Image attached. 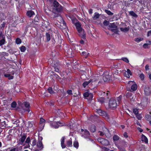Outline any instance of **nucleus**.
Segmentation results:
<instances>
[{"label": "nucleus", "mask_w": 151, "mask_h": 151, "mask_svg": "<svg viewBox=\"0 0 151 151\" xmlns=\"http://www.w3.org/2000/svg\"><path fill=\"white\" fill-rule=\"evenodd\" d=\"M68 18L71 19L72 22L75 24L79 35L82 38H85L86 37V34L84 29L81 27L80 23L77 22L76 19L74 17L70 15L68 16Z\"/></svg>", "instance_id": "obj_1"}, {"label": "nucleus", "mask_w": 151, "mask_h": 151, "mask_svg": "<svg viewBox=\"0 0 151 151\" xmlns=\"http://www.w3.org/2000/svg\"><path fill=\"white\" fill-rule=\"evenodd\" d=\"M30 107L29 104L28 102L21 103L19 104V106L17 108L16 110L22 113L26 111L29 112L30 111Z\"/></svg>", "instance_id": "obj_2"}, {"label": "nucleus", "mask_w": 151, "mask_h": 151, "mask_svg": "<svg viewBox=\"0 0 151 151\" xmlns=\"http://www.w3.org/2000/svg\"><path fill=\"white\" fill-rule=\"evenodd\" d=\"M49 1L50 4L54 7L53 11L55 13H56V12H60L62 11L63 7L56 0H49Z\"/></svg>", "instance_id": "obj_3"}, {"label": "nucleus", "mask_w": 151, "mask_h": 151, "mask_svg": "<svg viewBox=\"0 0 151 151\" xmlns=\"http://www.w3.org/2000/svg\"><path fill=\"white\" fill-rule=\"evenodd\" d=\"M14 74V71H12L10 72H6L5 71L4 72V77L8 78L9 80H12L14 78L13 75Z\"/></svg>", "instance_id": "obj_4"}, {"label": "nucleus", "mask_w": 151, "mask_h": 151, "mask_svg": "<svg viewBox=\"0 0 151 151\" xmlns=\"http://www.w3.org/2000/svg\"><path fill=\"white\" fill-rule=\"evenodd\" d=\"M117 106V104L116 100L114 99H111L109 101V106L110 108L112 109H114L116 108Z\"/></svg>", "instance_id": "obj_5"}, {"label": "nucleus", "mask_w": 151, "mask_h": 151, "mask_svg": "<svg viewBox=\"0 0 151 151\" xmlns=\"http://www.w3.org/2000/svg\"><path fill=\"white\" fill-rule=\"evenodd\" d=\"M115 144L116 146L117 147L118 149L121 151H126L124 147L127 146V142L123 141L122 142V143L121 145L116 143Z\"/></svg>", "instance_id": "obj_6"}, {"label": "nucleus", "mask_w": 151, "mask_h": 151, "mask_svg": "<svg viewBox=\"0 0 151 151\" xmlns=\"http://www.w3.org/2000/svg\"><path fill=\"white\" fill-rule=\"evenodd\" d=\"M81 131L82 137L85 138H88L89 137L90 133L87 130L81 129Z\"/></svg>", "instance_id": "obj_7"}, {"label": "nucleus", "mask_w": 151, "mask_h": 151, "mask_svg": "<svg viewBox=\"0 0 151 151\" xmlns=\"http://www.w3.org/2000/svg\"><path fill=\"white\" fill-rule=\"evenodd\" d=\"M50 125L52 127L56 129L58 128L59 125L62 126L63 124L60 122H53Z\"/></svg>", "instance_id": "obj_8"}, {"label": "nucleus", "mask_w": 151, "mask_h": 151, "mask_svg": "<svg viewBox=\"0 0 151 151\" xmlns=\"http://www.w3.org/2000/svg\"><path fill=\"white\" fill-rule=\"evenodd\" d=\"M83 96L85 98H87L89 101L91 100L93 97V94L89 91L85 92L83 94Z\"/></svg>", "instance_id": "obj_9"}, {"label": "nucleus", "mask_w": 151, "mask_h": 151, "mask_svg": "<svg viewBox=\"0 0 151 151\" xmlns=\"http://www.w3.org/2000/svg\"><path fill=\"white\" fill-rule=\"evenodd\" d=\"M42 137L38 136V142L37 144V146L40 150H42L43 148V146L42 142Z\"/></svg>", "instance_id": "obj_10"}, {"label": "nucleus", "mask_w": 151, "mask_h": 151, "mask_svg": "<svg viewBox=\"0 0 151 151\" xmlns=\"http://www.w3.org/2000/svg\"><path fill=\"white\" fill-rule=\"evenodd\" d=\"M98 141L101 144L105 145H107L109 143L108 140L102 138H99L98 139Z\"/></svg>", "instance_id": "obj_11"}, {"label": "nucleus", "mask_w": 151, "mask_h": 151, "mask_svg": "<svg viewBox=\"0 0 151 151\" xmlns=\"http://www.w3.org/2000/svg\"><path fill=\"white\" fill-rule=\"evenodd\" d=\"M128 84L130 85H132L131 87V89L133 91H135L137 89V85L135 84L134 81H129Z\"/></svg>", "instance_id": "obj_12"}, {"label": "nucleus", "mask_w": 151, "mask_h": 151, "mask_svg": "<svg viewBox=\"0 0 151 151\" xmlns=\"http://www.w3.org/2000/svg\"><path fill=\"white\" fill-rule=\"evenodd\" d=\"M144 89L145 94L146 95L148 96L151 93V90L148 86H145Z\"/></svg>", "instance_id": "obj_13"}, {"label": "nucleus", "mask_w": 151, "mask_h": 151, "mask_svg": "<svg viewBox=\"0 0 151 151\" xmlns=\"http://www.w3.org/2000/svg\"><path fill=\"white\" fill-rule=\"evenodd\" d=\"M26 138V137L25 135L22 136L20 138L17 142L18 144L19 145H23Z\"/></svg>", "instance_id": "obj_14"}, {"label": "nucleus", "mask_w": 151, "mask_h": 151, "mask_svg": "<svg viewBox=\"0 0 151 151\" xmlns=\"http://www.w3.org/2000/svg\"><path fill=\"white\" fill-rule=\"evenodd\" d=\"M97 79V78H96L94 80L92 79L89 80L88 81H85L83 84V86L84 88H85L89 83H92Z\"/></svg>", "instance_id": "obj_15"}, {"label": "nucleus", "mask_w": 151, "mask_h": 151, "mask_svg": "<svg viewBox=\"0 0 151 151\" xmlns=\"http://www.w3.org/2000/svg\"><path fill=\"white\" fill-rule=\"evenodd\" d=\"M109 27V28L114 29H112L111 31L114 32H116V26L114 23H110Z\"/></svg>", "instance_id": "obj_16"}, {"label": "nucleus", "mask_w": 151, "mask_h": 151, "mask_svg": "<svg viewBox=\"0 0 151 151\" xmlns=\"http://www.w3.org/2000/svg\"><path fill=\"white\" fill-rule=\"evenodd\" d=\"M147 104V102L146 101H143L142 100L141 103H138L137 105L138 106V107L140 106L141 108H143L145 107Z\"/></svg>", "instance_id": "obj_17"}, {"label": "nucleus", "mask_w": 151, "mask_h": 151, "mask_svg": "<svg viewBox=\"0 0 151 151\" xmlns=\"http://www.w3.org/2000/svg\"><path fill=\"white\" fill-rule=\"evenodd\" d=\"M5 41L4 37L0 35V46L4 44Z\"/></svg>", "instance_id": "obj_18"}, {"label": "nucleus", "mask_w": 151, "mask_h": 151, "mask_svg": "<svg viewBox=\"0 0 151 151\" xmlns=\"http://www.w3.org/2000/svg\"><path fill=\"white\" fill-rule=\"evenodd\" d=\"M27 15L29 17H31L32 16L35 15L34 12L32 10H29L27 12Z\"/></svg>", "instance_id": "obj_19"}, {"label": "nucleus", "mask_w": 151, "mask_h": 151, "mask_svg": "<svg viewBox=\"0 0 151 151\" xmlns=\"http://www.w3.org/2000/svg\"><path fill=\"white\" fill-rule=\"evenodd\" d=\"M132 75V73L130 70L128 69H127V71H126V72L124 73V75L126 77L128 78H129V75Z\"/></svg>", "instance_id": "obj_20"}, {"label": "nucleus", "mask_w": 151, "mask_h": 151, "mask_svg": "<svg viewBox=\"0 0 151 151\" xmlns=\"http://www.w3.org/2000/svg\"><path fill=\"white\" fill-rule=\"evenodd\" d=\"M61 145L62 148L63 149L65 147V145L64 144L65 137H62L61 139Z\"/></svg>", "instance_id": "obj_21"}, {"label": "nucleus", "mask_w": 151, "mask_h": 151, "mask_svg": "<svg viewBox=\"0 0 151 151\" xmlns=\"http://www.w3.org/2000/svg\"><path fill=\"white\" fill-rule=\"evenodd\" d=\"M111 79V76L109 75H105L103 77V79L105 81H107Z\"/></svg>", "instance_id": "obj_22"}, {"label": "nucleus", "mask_w": 151, "mask_h": 151, "mask_svg": "<svg viewBox=\"0 0 151 151\" xmlns=\"http://www.w3.org/2000/svg\"><path fill=\"white\" fill-rule=\"evenodd\" d=\"M60 65L58 60H55L52 61L51 66H58Z\"/></svg>", "instance_id": "obj_23"}, {"label": "nucleus", "mask_w": 151, "mask_h": 151, "mask_svg": "<svg viewBox=\"0 0 151 151\" xmlns=\"http://www.w3.org/2000/svg\"><path fill=\"white\" fill-rule=\"evenodd\" d=\"M104 132H103L101 131H99V133L100 135L102 136L104 135V134H107L108 132V130L106 128H104Z\"/></svg>", "instance_id": "obj_24"}, {"label": "nucleus", "mask_w": 151, "mask_h": 151, "mask_svg": "<svg viewBox=\"0 0 151 151\" xmlns=\"http://www.w3.org/2000/svg\"><path fill=\"white\" fill-rule=\"evenodd\" d=\"M141 139L142 141L146 143H148V141L147 138L143 134L142 135Z\"/></svg>", "instance_id": "obj_25"}, {"label": "nucleus", "mask_w": 151, "mask_h": 151, "mask_svg": "<svg viewBox=\"0 0 151 151\" xmlns=\"http://www.w3.org/2000/svg\"><path fill=\"white\" fill-rule=\"evenodd\" d=\"M129 12L131 16L134 17L136 18L138 17L137 15L136 14V13L133 11H130Z\"/></svg>", "instance_id": "obj_26"}, {"label": "nucleus", "mask_w": 151, "mask_h": 151, "mask_svg": "<svg viewBox=\"0 0 151 151\" xmlns=\"http://www.w3.org/2000/svg\"><path fill=\"white\" fill-rule=\"evenodd\" d=\"M28 124V127L31 129H34L33 123L32 122H28L27 123Z\"/></svg>", "instance_id": "obj_27"}, {"label": "nucleus", "mask_w": 151, "mask_h": 151, "mask_svg": "<svg viewBox=\"0 0 151 151\" xmlns=\"http://www.w3.org/2000/svg\"><path fill=\"white\" fill-rule=\"evenodd\" d=\"M72 145V139L70 138L67 142V146L68 147H71Z\"/></svg>", "instance_id": "obj_28"}, {"label": "nucleus", "mask_w": 151, "mask_h": 151, "mask_svg": "<svg viewBox=\"0 0 151 151\" xmlns=\"http://www.w3.org/2000/svg\"><path fill=\"white\" fill-rule=\"evenodd\" d=\"M121 30L124 32H126L128 31L129 30V27H125V28H121Z\"/></svg>", "instance_id": "obj_29"}, {"label": "nucleus", "mask_w": 151, "mask_h": 151, "mask_svg": "<svg viewBox=\"0 0 151 151\" xmlns=\"http://www.w3.org/2000/svg\"><path fill=\"white\" fill-rule=\"evenodd\" d=\"M90 130L91 131L93 132H95L96 130L95 126L94 125L91 126L90 127Z\"/></svg>", "instance_id": "obj_30"}, {"label": "nucleus", "mask_w": 151, "mask_h": 151, "mask_svg": "<svg viewBox=\"0 0 151 151\" xmlns=\"http://www.w3.org/2000/svg\"><path fill=\"white\" fill-rule=\"evenodd\" d=\"M143 40V38L142 37H137L136 38L134 39L135 41L137 42H140L142 41Z\"/></svg>", "instance_id": "obj_31"}, {"label": "nucleus", "mask_w": 151, "mask_h": 151, "mask_svg": "<svg viewBox=\"0 0 151 151\" xmlns=\"http://www.w3.org/2000/svg\"><path fill=\"white\" fill-rule=\"evenodd\" d=\"M145 118L148 121L151 120V116L149 114H146L145 116Z\"/></svg>", "instance_id": "obj_32"}, {"label": "nucleus", "mask_w": 151, "mask_h": 151, "mask_svg": "<svg viewBox=\"0 0 151 151\" xmlns=\"http://www.w3.org/2000/svg\"><path fill=\"white\" fill-rule=\"evenodd\" d=\"M100 115L104 117H106L107 116V114L105 111H102L101 113L100 114Z\"/></svg>", "instance_id": "obj_33"}, {"label": "nucleus", "mask_w": 151, "mask_h": 151, "mask_svg": "<svg viewBox=\"0 0 151 151\" xmlns=\"http://www.w3.org/2000/svg\"><path fill=\"white\" fill-rule=\"evenodd\" d=\"M46 41L47 42L49 41L50 39V35L48 33H46Z\"/></svg>", "instance_id": "obj_34"}, {"label": "nucleus", "mask_w": 151, "mask_h": 151, "mask_svg": "<svg viewBox=\"0 0 151 151\" xmlns=\"http://www.w3.org/2000/svg\"><path fill=\"white\" fill-rule=\"evenodd\" d=\"M99 15L98 13H95L94 15L93 18L94 19H95L98 18L99 17Z\"/></svg>", "instance_id": "obj_35"}, {"label": "nucleus", "mask_w": 151, "mask_h": 151, "mask_svg": "<svg viewBox=\"0 0 151 151\" xmlns=\"http://www.w3.org/2000/svg\"><path fill=\"white\" fill-rule=\"evenodd\" d=\"M104 97H100L98 99V101L101 103L104 102Z\"/></svg>", "instance_id": "obj_36"}, {"label": "nucleus", "mask_w": 151, "mask_h": 151, "mask_svg": "<svg viewBox=\"0 0 151 151\" xmlns=\"http://www.w3.org/2000/svg\"><path fill=\"white\" fill-rule=\"evenodd\" d=\"M119 137L117 135H115L113 137V139L114 141H117L119 139Z\"/></svg>", "instance_id": "obj_37"}, {"label": "nucleus", "mask_w": 151, "mask_h": 151, "mask_svg": "<svg viewBox=\"0 0 151 151\" xmlns=\"http://www.w3.org/2000/svg\"><path fill=\"white\" fill-rule=\"evenodd\" d=\"M132 96V93L131 92H127L126 94V97L127 98H130Z\"/></svg>", "instance_id": "obj_38"}, {"label": "nucleus", "mask_w": 151, "mask_h": 151, "mask_svg": "<svg viewBox=\"0 0 151 151\" xmlns=\"http://www.w3.org/2000/svg\"><path fill=\"white\" fill-rule=\"evenodd\" d=\"M105 11L109 15H112L113 14L109 10L106 9L105 10Z\"/></svg>", "instance_id": "obj_39"}, {"label": "nucleus", "mask_w": 151, "mask_h": 151, "mask_svg": "<svg viewBox=\"0 0 151 151\" xmlns=\"http://www.w3.org/2000/svg\"><path fill=\"white\" fill-rule=\"evenodd\" d=\"M17 104L15 102H13L11 104L12 107L13 108H15L17 106Z\"/></svg>", "instance_id": "obj_40"}, {"label": "nucleus", "mask_w": 151, "mask_h": 151, "mask_svg": "<svg viewBox=\"0 0 151 151\" xmlns=\"http://www.w3.org/2000/svg\"><path fill=\"white\" fill-rule=\"evenodd\" d=\"M45 121V120L44 119L42 118H41L40 122V125L41 126H42L43 127L44 126V125H43V123Z\"/></svg>", "instance_id": "obj_41"}, {"label": "nucleus", "mask_w": 151, "mask_h": 151, "mask_svg": "<svg viewBox=\"0 0 151 151\" xmlns=\"http://www.w3.org/2000/svg\"><path fill=\"white\" fill-rule=\"evenodd\" d=\"M48 90L49 93L51 94H53L55 93V92L52 91L51 87H49L48 88Z\"/></svg>", "instance_id": "obj_42"}, {"label": "nucleus", "mask_w": 151, "mask_h": 151, "mask_svg": "<svg viewBox=\"0 0 151 151\" xmlns=\"http://www.w3.org/2000/svg\"><path fill=\"white\" fill-rule=\"evenodd\" d=\"M73 146L76 148H78V143L77 141H75L73 142Z\"/></svg>", "instance_id": "obj_43"}, {"label": "nucleus", "mask_w": 151, "mask_h": 151, "mask_svg": "<svg viewBox=\"0 0 151 151\" xmlns=\"http://www.w3.org/2000/svg\"><path fill=\"white\" fill-rule=\"evenodd\" d=\"M109 22L106 20H105L103 23L104 25L105 26H109Z\"/></svg>", "instance_id": "obj_44"}, {"label": "nucleus", "mask_w": 151, "mask_h": 151, "mask_svg": "<svg viewBox=\"0 0 151 151\" xmlns=\"http://www.w3.org/2000/svg\"><path fill=\"white\" fill-rule=\"evenodd\" d=\"M21 40L20 38H17L16 39V42L17 44H20V43H21Z\"/></svg>", "instance_id": "obj_45"}, {"label": "nucleus", "mask_w": 151, "mask_h": 151, "mask_svg": "<svg viewBox=\"0 0 151 151\" xmlns=\"http://www.w3.org/2000/svg\"><path fill=\"white\" fill-rule=\"evenodd\" d=\"M121 60L127 63H128L129 62L128 59L127 58H122Z\"/></svg>", "instance_id": "obj_46"}, {"label": "nucleus", "mask_w": 151, "mask_h": 151, "mask_svg": "<svg viewBox=\"0 0 151 151\" xmlns=\"http://www.w3.org/2000/svg\"><path fill=\"white\" fill-rule=\"evenodd\" d=\"M137 118L139 120H140L142 118V116L141 114H137L136 115Z\"/></svg>", "instance_id": "obj_47"}, {"label": "nucleus", "mask_w": 151, "mask_h": 151, "mask_svg": "<svg viewBox=\"0 0 151 151\" xmlns=\"http://www.w3.org/2000/svg\"><path fill=\"white\" fill-rule=\"evenodd\" d=\"M26 48L24 46H22L20 48V50L22 52H24L26 50Z\"/></svg>", "instance_id": "obj_48"}, {"label": "nucleus", "mask_w": 151, "mask_h": 151, "mask_svg": "<svg viewBox=\"0 0 151 151\" xmlns=\"http://www.w3.org/2000/svg\"><path fill=\"white\" fill-rule=\"evenodd\" d=\"M139 77L141 80H143L145 78V75L143 73H141L139 75Z\"/></svg>", "instance_id": "obj_49"}, {"label": "nucleus", "mask_w": 151, "mask_h": 151, "mask_svg": "<svg viewBox=\"0 0 151 151\" xmlns=\"http://www.w3.org/2000/svg\"><path fill=\"white\" fill-rule=\"evenodd\" d=\"M133 112L136 115L138 114V109H133Z\"/></svg>", "instance_id": "obj_50"}, {"label": "nucleus", "mask_w": 151, "mask_h": 151, "mask_svg": "<svg viewBox=\"0 0 151 151\" xmlns=\"http://www.w3.org/2000/svg\"><path fill=\"white\" fill-rule=\"evenodd\" d=\"M30 141V139L29 137H28L25 141V142L27 143H29Z\"/></svg>", "instance_id": "obj_51"}, {"label": "nucleus", "mask_w": 151, "mask_h": 151, "mask_svg": "<svg viewBox=\"0 0 151 151\" xmlns=\"http://www.w3.org/2000/svg\"><path fill=\"white\" fill-rule=\"evenodd\" d=\"M36 143H37V140H36V139H34L33 141L32 142V146H35V145H36Z\"/></svg>", "instance_id": "obj_52"}, {"label": "nucleus", "mask_w": 151, "mask_h": 151, "mask_svg": "<svg viewBox=\"0 0 151 151\" xmlns=\"http://www.w3.org/2000/svg\"><path fill=\"white\" fill-rule=\"evenodd\" d=\"M129 99L131 101H134L135 100V96H132L131 97H130Z\"/></svg>", "instance_id": "obj_53"}, {"label": "nucleus", "mask_w": 151, "mask_h": 151, "mask_svg": "<svg viewBox=\"0 0 151 151\" xmlns=\"http://www.w3.org/2000/svg\"><path fill=\"white\" fill-rule=\"evenodd\" d=\"M122 97V96H120L119 97L117 98V101L118 102H119H119L121 100Z\"/></svg>", "instance_id": "obj_54"}, {"label": "nucleus", "mask_w": 151, "mask_h": 151, "mask_svg": "<svg viewBox=\"0 0 151 151\" xmlns=\"http://www.w3.org/2000/svg\"><path fill=\"white\" fill-rule=\"evenodd\" d=\"M102 111L101 110V109H96V112L98 113L99 115H100V114H101V113L102 112Z\"/></svg>", "instance_id": "obj_55"}, {"label": "nucleus", "mask_w": 151, "mask_h": 151, "mask_svg": "<svg viewBox=\"0 0 151 151\" xmlns=\"http://www.w3.org/2000/svg\"><path fill=\"white\" fill-rule=\"evenodd\" d=\"M148 44L147 43L144 44L143 45V47L144 48H146L148 47Z\"/></svg>", "instance_id": "obj_56"}, {"label": "nucleus", "mask_w": 151, "mask_h": 151, "mask_svg": "<svg viewBox=\"0 0 151 151\" xmlns=\"http://www.w3.org/2000/svg\"><path fill=\"white\" fill-rule=\"evenodd\" d=\"M9 151H18V149L16 148H13L11 149Z\"/></svg>", "instance_id": "obj_57"}, {"label": "nucleus", "mask_w": 151, "mask_h": 151, "mask_svg": "<svg viewBox=\"0 0 151 151\" xmlns=\"http://www.w3.org/2000/svg\"><path fill=\"white\" fill-rule=\"evenodd\" d=\"M67 93H68L69 94H72V91L71 90H69L67 91Z\"/></svg>", "instance_id": "obj_58"}, {"label": "nucleus", "mask_w": 151, "mask_h": 151, "mask_svg": "<svg viewBox=\"0 0 151 151\" xmlns=\"http://www.w3.org/2000/svg\"><path fill=\"white\" fill-rule=\"evenodd\" d=\"M123 135L125 138H127L128 137L127 133L126 132H125L124 133Z\"/></svg>", "instance_id": "obj_59"}, {"label": "nucleus", "mask_w": 151, "mask_h": 151, "mask_svg": "<svg viewBox=\"0 0 151 151\" xmlns=\"http://www.w3.org/2000/svg\"><path fill=\"white\" fill-rule=\"evenodd\" d=\"M30 147V145H29V144H28V145H26V146H25L24 147V149H26V148H29Z\"/></svg>", "instance_id": "obj_60"}, {"label": "nucleus", "mask_w": 151, "mask_h": 151, "mask_svg": "<svg viewBox=\"0 0 151 151\" xmlns=\"http://www.w3.org/2000/svg\"><path fill=\"white\" fill-rule=\"evenodd\" d=\"M5 23L4 22H3V23L1 24V27L2 28H4L5 26Z\"/></svg>", "instance_id": "obj_61"}, {"label": "nucleus", "mask_w": 151, "mask_h": 151, "mask_svg": "<svg viewBox=\"0 0 151 151\" xmlns=\"http://www.w3.org/2000/svg\"><path fill=\"white\" fill-rule=\"evenodd\" d=\"M87 52L85 51L81 53V55H87Z\"/></svg>", "instance_id": "obj_62"}, {"label": "nucleus", "mask_w": 151, "mask_h": 151, "mask_svg": "<svg viewBox=\"0 0 151 151\" xmlns=\"http://www.w3.org/2000/svg\"><path fill=\"white\" fill-rule=\"evenodd\" d=\"M55 67L54 69H55V71L56 72H59V70L58 68H56L57 67Z\"/></svg>", "instance_id": "obj_63"}, {"label": "nucleus", "mask_w": 151, "mask_h": 151, "mask_svg": "<svg viewBox=\"0 0 151 151\" xmlns=\"http://www.w3.org/2000/svg\"><path fill=\"white\" fill-rule=\"evenodd\" d=\"M151 35V30L148 31L147 34V36H149Z\"/></svg>", "instance_id": "obj_64"}]
</instances>
